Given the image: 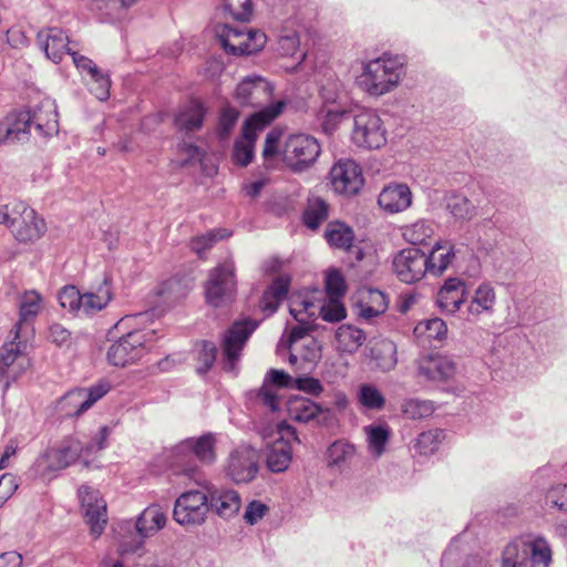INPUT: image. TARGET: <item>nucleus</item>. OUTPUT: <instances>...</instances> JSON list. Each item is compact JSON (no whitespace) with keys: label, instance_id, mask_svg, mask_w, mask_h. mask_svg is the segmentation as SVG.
<instances>
[{"label":"nucleus","instance_id":"obj_1","mask_svg":"<svg viewBox=\"0 0 567 567\" xmlns=\"http://www.w3.org/2000/svg\"><path fill=\"white\" fill-rule=\"evenodd\" d=\"M281 136L282 131L278 127L267 133L262 150L265 159L281 154L284 163L295 173L305 172L316 163L321 152L317 138L308 134H291L280 150Z\"/></svg>","mask_w":567,"mask_h":567},{"label":"nucleus","instance_id":"obj_2","mask_svg":"<svg viewBox=\"0 0 567 567\" xmlns=\"http://www.w3.org/2000/svg\"><path fill=\"white\" fill-rule=\"evenodd\" d=\"M217 460V435L213 432L182 440L167 452L169 466L179 474L195 478L198 463L213 465Z\"/></svg>","mask_w":567,"mask_h":567},{"label":"nucleus","instance_id":"obj_3","mask_svg":"<svg viewBox=\"0 0 567 567\" xmlns=\"http://www.w3.org/2000/svg\"><path fill=\"white\" fill-rule=\"evenodd\" d=\"M404 62L401 56L383 54L362 64L358 76L359 87L370 96L379 97L392 92L404 75Z\"/></svg>","mask_w":567,"mask_h":567},{"label":"nucleus","instance_id":"obj_4","mask_svg":"<svg viewBox=\"0 0 567 567\" xmlns=\"http://www.w3.org/2000/svg\"><path fill=\"white\" fill-rule=\"evenodd\" d=\"M503 567H548L551 549L543 537L517 538L503 550Z\"/></svg>","mask_w":567,"mask_h":567},{"label":"nucleus","instance_id":"obj_5","mask_svg":"<svg viewBox=\"0 0 567 567\" xmlns=\"http://www.w3.org/2000/svg\"><path fill=\"white\" fill-rule=\"evenodd\" d=\"M216 35L224 50L233 55H249L260 51L266 43V34L246 27L219 24Z\"/></svg>","mask_w":567,"mask_h":567},{"label":"nucleus","instance_id":"obj_6","mask_svg":"<svg viewBox=\"0 0 567 567\" xmlns=\"http://www.w3.org/2000/svg\"><path fill=\"white\" fill-rule=\"evenodd\" d=\"M154 341V330L130 331L109 348L107 360L112 365L125 367L142 358Z\"/></svg>","mask_w":567,"mask_h":567},{"label":"nucleus","instance_id":"obj_7","mask_svg":"<svg viewBox=\"0 0 567 567\" xmlns=\"http://www.w3.org/2000/svg\"><path fill=\"white\" fill-rule=\"evenodd\" d=\"M351 140L358 147L367 150H378L385 145L386 131L374 110L362 109L353 115Z\"/></svg>","mask_w":567,"mask_h":567},{"label":"nucleus","instance_id":"obj_8","mask_svg":"<svg viewBox=\"0 0 567 567\" xmlns=\"http://www.w3.org/2000/svg\"><path fill=\"white\" fill-rule=\"evenodd\" d=\"M111 386L105 381L91 388H76L66 392L55 403V411L62 417H76L87 411L94 403L102 399Z\"/></svg>","mask_w":567,"mask_h":567},{"label":"nucleus","instance_id":"obj_9","mask_svg":"<svg viewBox=\"0 0 567 567\" xmlns=\"http://www.w3.org/2000/svg\"><path fill=\"white\" fill-rule=\"evenodd\" d=\"M208 506L207 491H188L178 496L175 501L173 517L179 525H200L205 522Z\"/></svg>","mask_w":567,"mask_h":567},{"label":"nucleus","instance_id":"obj_10","mask_svg":"<svg viewBox=\"0 0 567 567\" xmlns=\"http://www.w3.org/2000/svg\"><path fill=\"white\" fill-rule=\"evenodd\" d=\"M209 305L218 307L228 301L236 291L235 264L226 260L209 271L205 286Z\"/></svg>","mask_w":567,"mask_h":567},{"label":"nucleus","instance_id":"obj_11","mask_svg":"<svg viewBox=\"0 0 567 567\" xmlns=\"http://www.w3.org/2000/svg\"><path fill=\"white\" fill-rule=\"evenodd\" d=\"M256 321L245 319L234 322L221 340L224 369L233 371L240 359V353L251 333L256 330Z\"/></svg>","mask_w":567,"mask_h":567},{"label":"nucleus","instance_id":"obj_12","mask_svg":"<svg viewBox=\"0 0 567 567\" xmlns=\"http://www.w3.org/2000/svg\"><path fill=\"white\" fill-rule=\"evenodd\" d=\"M278 437L268 446L266 464L274 473L285 472L292 460L291 441L299 442L296 429L286 422L277 424Z\"/></svg>","mask_w":567,"mask_h":567},{"label":"nucleus","instance_id":"obj_13","mask_svg":"<svg viewBox=\"0 0 567 567\" xmlns=\"http://www.w3.org/2000/svg\"><path fill=\"white\" fill-rule=\"evenodd\" d=\"M259 471V455L250 446H239L230 452L227 458L226 474L237 484L254 481Z\"/></svg>","mask_w":567,"mask_h":567},{"label":"nucleus","instance_id":"obj_14","mask_svg":"<svg viewBox=\"0 0 567 567\" xmlns=\"http://www.w3.org/2000/svg\"><path fill=\"white\" fill-rule=\"evenodd\" d=\"M12 340L0 348V374L7 379L16 380L28 367L29 359L24 355L27 342L23 333L16 338V331H10Z\"/></svg>","mask_w":567,"mask_h":567},{"label":"nucleus","instance_id":"obj_15","mask_svg":"<svg viewBox=\"0 0 567 567\" xmlns=\"http://www.w3.org/2000/svg\"><path fill=\"white\" fill-rule=\"evenodd\" d=\"M416 375L429 382H446L456 374V364L440 352L421 354L415 361Z\"/></svg>","mask_w":567,"mask_h":567},{"label":"nucleus","instance_id":"obj_16","mask_svg":"<svg viewBox=\"0 0 567 567\" xmlns=\"http://www.w3.org/2000/svg\"><path fill=\"white\" fill-rule=\"evenodd\" d=\"M331 185L334 192L352 196L359 193L364 184L362 169L353 159H340L330 171Z\"/></svg>","mask_w":567,"mask_h":567},{"label":"nucleus","instance_id":"obj_17","mask_svg":"<svg viewBox=\"0 0 567 567\" xmlns=\"http://www.w3.org/2000/svg\"><path fill=\"white\" fill-rule=\"evenodd\" d=\"M393 270L402 282L421 280L427 271L425 254L416 247L400 250L393 259Z\"/></svg>","mask_w":567,"mask_h":567},{"label":"nucleus","instance_id":"obj_18","mask_svg":"<svg viewBox=\"0 0 567 567\" xmlns=\"http://www.w3.org/2000/svg\"><path fill=\"white\" fill-rule=\"evenodd\" d=\"M272 95L271 84L261 76H247L238 83L234 97L241 106L259 107Z\"/></svg>","mask_w":567,"mask_h":567},{"label":"nucleus","instance_id":"obj_19","mask_svg":"<svg viewBox=\"0 0 567 567\" xmlns=\"http://www.w3.org/2000/svg\"><path fill=\"white\" fill-rule=\"evenodd\" d=\"M79 495L86 524L90 525L91 533L99 537L106 525V504L100 493L89 486H81Z\"/></svg>","mask_w":567,"mask_h":567},{"label":"nucleus","instance_id":"obj_20","mask_svg":"<svg viewBox=\"0 0 567 567\" xmlns=\"http://www.w3.org/2000/svg\"><path fill=\"white\" fill-rule=\"evenodd\" d=\"M199 484L207 491L209 511L226 519L238 513L241 499L236 491L217 488L207 481Z\"/></svg>","mask_w":567,"mask_h":567},{"label":"nucleus","instance_id":"obj_21","mask_svg":"<svg viewBox=\"0 0 567 567\" xmlns=\"http://www.w3.org/2000/svg\"><path fill=\"white\" fill-rule=\"evenodd\" d=\"M31 120L29 111L9 113L0 122V144H14L28 141L32 128Z\"/></svg>","mask_w":567,"mask_h":567},{"label":"nucleus","instance_id":"obj_22","mask_svg":"<svg viewBox=\"0 0 567 567\" xmlns=\"http://www.w3.org/2000/svg\"><path fill=\"white\" fill-rule=\"evenodd\" d=\"M37 42L47 58L54 63L61 62L65 54L73 51L69 47V37L59 28H45L38 32Z\"/></svg>","mask_w":567,"mask_h":567},{"label":"nucleus","instance_id":"obj_23","mask_svg":"<svg viewBox=\"0 0 567 567\" xmlns=\"http://www.w3.org/2000/svg\"><path fill=\"white\" fill-rule=\"evenodd\" d=\"M41 310L42 297L34 290L24 292L20 300L19 321L12 328L16 331V338H20V333L25 338L31 337L33 332L31 322Z\"/></svg>","mask_w":567,"mask_h":567},{"label":"nucleus","instance_id":"obj_24","mask_svg":"<svg viewBox=\"0 0 567 567\" xmlns=\"http://www.w3.org/2000/svg\"><path fill=\"white\" fill-rule=\"evenodd\" d=\"M287 103L285 100L276 101L251 114L243 125L244 138H257V132L262 131L275 121L284 111Z\"/></svg>","mask_w":567,"mask_h":567},{"label":"nucleus","instance_id":"obj_25","mask_svg":"<svg viewBox=\"0 0 567 567\" xmlns=\"http://www.w3.org/2000/svg\"><path fill=\"white\" fill-rule=\"evenodd\" d=\"M295 379L286 373L284 370L271 369L267 372L264 383L258 391L257 398L271 411L278 410V395L272 389L277 388H293Z\"/></svg>","mask_w":567,"mask_h":567},{"label":"nucleus","instance_id":"obj_26","mask_svg":"<svg viewBox=\"0 0 567 567\" xmlns=\"http://www.w3.org/2000/svg\"><path fill=\"white\" fill-rule=\"evenodd\" d=\"M467 296L466 284L460 278H449L437 292L436 303L441 310L455 313Z\"/></svg>","mask_w":567,"mask_h":567},{"label":"nucleus","instance_id":"obj_27","mask_svg":"<svg viewBox=\"0 0 567 567\" xmlns=\"http://www.w3.org/2000/svg\"><path fill=\"white\" fill-rule=\"evenodd\" d=\"M378 203L388 213H400L411 206L412 193L405 184L389 185L381 190Z\"/></svg>","mask_w":567,"mask_h":567},{"label":"nucleus","instance_id":"obj_28","mask_svg":"<svg viewBox=\"0 0 567 567\" xmlns=\"http://www.w3.org/2000/svg\"><path fill=\"white\" fill-rule=\"evenodd\" d=\"M45 230L44 219L39 217L33 208H30L19 221H16L11 233L19 241L28 243L39 239Z\"/></svg>","mask_w":567,"mask_h":567},{"label":"nucleus","instance_id":"obj_29","mask_svg":"<svg viewBox=\"0 0 567 567\" xmlns=\"http://www.w3.org/2000/svg\"><path fill=\"white\" fill-rule=\"evenodd\" d=\"M113 297L111 284L107 277L96 287L95 290L82 293L81 313L93 316L105 309Z\"/></svg>","mask_w":567,"mask_h":567},{"label":"nucleus","instance_id":"obj_30","mask_svg":"<svg viewBox=\"0 0 567 567\" xmlns=\"http://www.w3.org/2000/svg\"><path fill=\"white\" fill-rule=\"evenodd\" d=\"M205 115L204 105L198 101H192L178 111L174 122L178 130L190 133L202 128Z\"/></svg>","mask_w":567,"mask_h":567},{"label":"nucleus","instance_id":"obj_31","mask_svg":"<svg viewBox=\"0 0 567 567\" xmlns=\"http://www.w3.org/2000/svg\"><path fill=\"white\" fill-rule=\"evenodd\" d=\"M313 308H315L313 302H311L309 300L297 301V300L292 299L290 301L289 311H290L291 316L299 322V324H297L296 327H293L290 330V334L288 338V348L289 349L295 347V344L299 340L303 339L310 331V327L305 321L302 315L305 312L309 316H313L315 315V311L312 310Z\"/></svg>","mask_w":567,"mask_h":567},{"label":"nucleus","instance_id":"obj_32","mask_svg":"<svg viewBox=\"0 0 567 567\" xmlns=\"http://www.w3.org/2000/svg\"><path fill=\"white\" fill-rule=\"evenodd\" d=\"M290 287V277L287 275H280L274 279L271 285L265 290L259 307L267 313L272 315L279 303L286 298Z\"/></svg>","mask_w":567,"mask_h":567},{"label":"nucleus","instance_id":"obj_33","mask_svg":"<svg viewBox=\"0 0 567 567\" xmlns=\"http://www.w3.org/2000/svg\"><path fill=\"white\" fill-rule=\"evenodd\" d=\"M287 410L290 419L307 423L319 414H330V410H322L317 403L305 396L291 398L287 403Z\"/></svg>","mask_w":567,"mask_h":567},{"label":"nucleus","instance_id":"obj_34","mask_svg":"<svg viewBox=\"0 0 567 567\" xmlns=\"http://www.w3.org/2000/svg\"><path fill=\"white\" fill-rule=\"evenodd\" d=\"M455 257L454 246L449 241H437L429 256H425L427 271L441 275Z\"/></svg>","mask_w":567,"mask_h":567},{"label":"nucleus","instance_id":"obj_35","mask_svg":"<svg viewBox=\"0 0 567 567\" xmlns=\"http://www.w3.org/2000/svg\"><path fill=\"white\" fill-rule=\"evenodd\" d=\"M355 456V446L348 441L338 440L327 450V465L331 470L343 471Z\"/></svg>","mask_w":567,"mask_h":567},{"label":"nucleus","instance_id":"obj_36","mask_svg":"<svg viewBox=\"0 0 567 567\" xmlns=\"http://www.w3.org/2000/svg\"><path fill=\"white\" fill-rule=\"evenodd\" d=\"M496 301V293L494 288L486 282L481 284L467 307L470 316L477 318L484 312L491 313L494 309Z\"/></svg>","mask_w":567,"mask_h":567},{"label":"nucleus","instance_id":"obj_37","mask_svg":"<svg viewBox=\"0 0 567 567\" xmlns=\"http://www.w3.org/2000/svg\"><path fill=\"white\" fill-rule=\"evenodd\" d=\"M166 524V515L158 505L148 506L140 515L136 522V529L144 538L150 534L162 529Z\"/></svg>","mask_w":567,"mask_h":567},{"label":"nucleus","instance_id":"obj_38","mask_svg":"<svg viewBox=\"0 0 567 567\" xmlns=\"http://www.w3.org/2000/svg\"><path fill=\"white\" fill-rule=\"evenodd\" d=\"M31 118V126L40 135L51 136L59 131L58 112L53 105H49L48 110L38 109Z\"/></svg>","mask_w":567,"mask_h":567},{"label":"nucleus","instance_id":"obj_39","mask_svg":"<svg viewBox=\"0 0 567 567\" xmlns=\"http://www.w3.org/2000/svg\"><path fill=\"white\" fill-rule=\"evenodd\" d=\"M338 349L342 352L354 353L364 342V332L353 326L343 324L336 332Z\"/></svg>","mask_w":567,"mask_h":567},{"label":"nucleus","instance_id":"obj_40","mask_svg":"<svg viewBox=\"0 0 567 567\" xmlns=\"http://www.w3.org/2000/svg\"><path fill=\"white\" fill-rule=\"evenodd\" d=\"M388 309L386 296L379 289H369L360 301V316L372 319Z\"/></svg>","mask_w":567,"mask_h":567},{"label":"nucleus","instance_id":"obj_41","mask_svg":"<svg viewBox=\"0 0 567 567\" xmlns=\"http://www.w3.org/2000/svg\"><path fill=\"white\" fill-rule=\"evenodd\" d=\"M371 352L377 367L383 372L391 371L398 363L396 344L389 339L377 342Z\"/></svg>","mask_w":567,"mask_h":567},{"label":"nucleus","instance_id":"obj_42","mask_svg":"<svg viewBox=\"0 0 567 567\" xmlns=\"http://www.w3.org/2000/svg\"><path fill=\"white\" fill-rule=\"evenodd\" d=\"M62 454L56 449H49L41 454L34 462L32 468L35 475L43 478L51 474L66 468V463L61 461Z\"/></svg>","mask_w":567,"mask_h":567},{"label":"nucleus","instance_id":"obj_43","mask_svg":"<svg viewBox=\"0 0 567 567\" xmlns=\"http://www.w3.org/2000/svg\"><path fill=\"white\" fill-rule=\"evenodd\" d=\"M363 431L367 435L368 449L370 453L377 457H380L383 454L385 445L390 439L389 426L371 424L364 426Z\"/></svg>","mask_w":567,"mask_h":567},{"label":"nucleus","instance_id":"obj_44","mask_svg":"<svg viewBox=\"0 0 567 567\" xmlns=\"http://www.w3.org/2000/svg\"><path fill=\"white\" fill-rule=\"evenodd\" d=\"M324 237L327 241L337 248L349 249L353 241V231L343 223H329Z\"/></svg>","mask_w":567,"mask_h":567},{"label":"nucleus","instance_id":"obj_45","mask_svg":"<svg viewBox=\"0 0 567 567\" xmlns=\"http://www.w3.org/2000/svg\"><path fill=\"white\" fill-rule=\"evenodd\" d=\"M447 210L456 219L470 220L476 215L475 205L464 195L451 194L446 203Z\"/></svg>","mask_w":567,"mask_h":567},{"label":"nucleus","instance_id":"obj_46","mask_svg":"<svg viewBox=\"0 0 567 567\" xmlns=\"http://www.w3.org/2000/svg\"><path fill=\"white\" fill-rule=\"evenodd\" d=\"M329 206L319 198H311L303 213V223L308 228L317 229L328 218Z\"/></svg>","mask_w":567,"mask_h":567},{"label":"nucleus","instance_id":"obj_47","mask_svg":"<svg viewBox=\"0 0 567 567\" xmlns=\"http://www.w3.org/2000/svg\"><path fill=\"white\" fill-rule=\"evenodd\" d=\"M435 410L433 401L421 399H405L401 404V412L410 420H421L430 416Z\"/></svg>","mask_w":567,"mask_h":567},{"label":"nucleus","instance_id":"obj_48","mask_svg":"<svg viewBox=\"0 0 567 567\" xmlns=\"http://www.w3.org/2000/svg\"><path fill=\"white\" fill-rule=\"evenodd\" d=\"M414 333L425 339L442 341L447 336L446 323L440 318H432L416 324Z\"/></svg>","mask_w":567,"mask_h":567},{"label":"nucleus","instance_id":"obj_49","mask_svg":"<svg viewBox=\"0 0 567 567\" xmlns=\"http://www.w3.org/2000/svg\"><path fill=\"white\" fill-rule=\"evenodd\" d=\"M434 234V226L431 221L421 219L408 226L403 230V237L415 247L425 244Z\"/></svg>","mask_w":567,"mask_h":567},{"label":"nucleus","instance_id":"obj_50","mask_svg":"<svg viewBox=\"0 0 567 567\" xmlns=\"http://www.w3.org/2000/svg\"><path fill=\"white\" fill-rule=\"evenodd\" d=\"M358 401L369 410L380 411L385 405V398L381 391L372 384H362L358 391Z\"/></svg>","mask_w":567,"mask_h":567},{"label":"nucleus","instance_id":"obj_51","mask_svg":"<svg viewBox=\"0 0 567 567\" xmlns=\"http://www.w3.org/2000/svg\"><path fill=\"white\" fill-rule=\"evenodd\" d=\"M346 115V111L337 106L324 105L318 113V118L321 122L322 131L326 134H332L341 123L342 117Z\"/></svg>","mask_w":567,"mask_h":567},{"label":"nucleus","instance_id":"obj_52","mask_svg":"<svg viewBox=\"0 0 567 567\" xmlns=\"http://www.w3.org/2000/svg\"><path fill=\"white\" fill-rule=\"evenodd\" d=\"M442 437L443 433L440 430L423 432L417 436L414 447L421 455H431L437 451Z\"/></svg>","mask_w":567,"mask_h":567},{"label":"nucleus","instance_id":"obj_53","mask_svg":"<svg viewBox=\"0 0 567 567\" xmlns=\"http://www.w3.org/2000/svg\"><path fill=\"white\" fill-rule=\"evenodd\" d=\"M60 306L71 313H81L82 293L75 286L63 287L58 295Z\"/></svg>","mask_w":567,"mask_h":567},{"label":"nucleus","instance_id":"obj_54","mask_svg":"<svg viewBox=\"0 0 567 567\" xmlns=\"http://www.w3.org/2000/svg\"><path fill=\"white\" fill-rule=\"evenodd\" d=\"M238 118L239 111L235 107L226 105L221 109L217 127L219 138L225 140L230 135Z\"/></svg>","mask_w":567,"mask_h":567},{"label":"nucleus","instance_id":"obj_55","mask_svg":"<svg viewBox=\"0 0 567 567\" xmlns=\"http://www.w3.org/2000/svg\"><path fill=\"white\" fill-rule=\"evenodd\" d=\"M217 357V347L210 341H202L197 354L196 371L205 374L214 364Z\"/></svg>","mask_w":567,"mask_h":567},{"label":"nucleus","instance_id":"obj_56","mask_svg":"<svg viewBox=\"0 0 567 567\" xmlns=\"http://www.w3.org/2000/svg\"><path fill=\"white\" fill-rule=\"evenodd\" d=\"M225 9L237 21H249L252 14L251 0H224Z\"/></svg>","mask_w":567,"mask_h":567},{"label":"nucleus","instance_id":"obj_57","mask_svg":"<svg viewBox=\"0 0 567 567\" xmlns=\"http://www.w3.org/2000/svg\"><path fill=\"white\" fill-rule=\"evenodd\" d=\"M256 138H244L236 141L234 145L233 157L236 164L247 166L254 157V146Z\"/></svg>","mask_w":567,"mask_h":567},{"label":"nucleus","instance_id":"obj_58","mask_svg":"<svg viewBox=\"0 0 567 567\" xmlns=\"http://www.w3.org/2000/svg\"><path fill=\"white\" fill-rule=\"evenodd\" d=\"M56 451L62 454L61 461H64L68 467L84 454V445L76 439H69L56 447Z\"/></svg>","mask_w":567,"mask_h":567},{"label":"nucleus","instance_id":"obj_59","mask_svg":"<svg viewBox=\"0 0 567 567\" xmlns=\"http://www.w3.org/2000/svg\"><path fill=\"white\" fill-rule=\"evenodd\" d=\"M346 282L339 270H330L326 277V291L329 299H340L346 293Z\"/></svg>","mask_w":567,"mask_h":567},{"label":"nucleus","instance_id":"obj_60","mask_svg":"<svg viewBox=\"0 0 567 567\" xmlns=\"http://www.w3.org/2000/svg\"><path fill=\"white\" fill-rule=\"evenodd\" d=\"M230 234L225 230L209 231L205 235L195 237L190 241V248L196 254L200 255L205 250L209 249L217 240L228 237Z\"/></svg>","mask_w":567,"mask_h":567},{"label":"nucleus","instance_id":"obj_61","mask_svg":"<svg viewBox=\"0 0 567 567\" xmlns=\"http://www.w3.org/2000/svg\"><path fill=\"white\" fill-rule=\"evenodd\" d=\"M31 207L22 200H11L7 204L6 210V221L4 225L12 231L16 225V221H19L20 218L30 209Z\"/></svg>","mask_w":567,"mask_h":567},{"label":"nucleus","instance_id":"obj_62","mask_svg":"<svg viewBox=\"0 0 567 567\" xmlns=\"http://www.w3.org/2000/svg\"><path fill=\"white\" fill-rule=\"evenodd\" d=\"M320 317L327 322H339L346 318V308L339 299H330V302L320 308Z\"/></svg>","mask_w":567,"mask_h":567},{"label":"nucleus","instance_id":"obj_63","mask_svg":"<svg viewBox=\"0 0 567 567\" xmlns=\"http://www.w3.org/2000/svg\"><path fill=\"white\" fill-rule=\"evenodd\" d=\"M269 512V507L259 502V501H251L245 511L244 519L249 525L257 524L267 513Z\"/></svg>","mask_w":567,"mask_h":567},{"label":"nucleus","instance_id":"obj_64","mask_svg":"<svg viewBox=\"0 0 567 567\" xmlns=\"http://www.w3.org/2000/svg\"><path fill=\"white\" fill-rule=\"evenodd\" d=\"M93 85L91 87L92 93L100 100L105 101L110 95V79L107 75L100 72L95 76L91 78Z\"/></svg>","mask_w":567,"mask_h":567}]
</instances>
